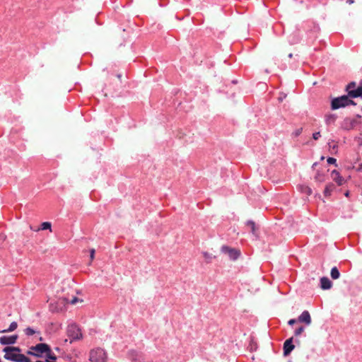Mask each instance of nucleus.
I'll return each instance as SVG.
<instances>
[{"mask_svg": "<svg viewBox=\"0 0 362 362\" xmlns=\"http://www.w3.org/2000/svg\"><path fill=\"white\" fill-rule=\"evenodd\" d=\"M4 358L15 362H30V358L20 354L21 349L15 346H6L4 349Z\"/></svg>", "mask_w": 362, "mask_h": 362, "instance_id": "f257e3e1", "label": "nucleus"}, {"mask_svg": "<svg viewBox=\"0 0 362 362\" xmlns=\"http://www.w3.org/2000/svg\"><path fill=\"white\" fill-rule=\"evenodd\" d=\"M47 351H49V346L47 344L40 343L31 346L27 354L37 358H41L44 354L45 355Z\"/></svg>", "mask_w": 362, "mask_h": 362, "instance_id": "f03ea898", "label": "nucleus"}, {"mask_svg": "<svg viewBox=\"0 0 362 362\" xmlns=\"http://www.w3.org/2000/svg\"><path fill=\"white\" fill-rule=\"evenodd\" d=\"M349 97V96L348 95L334 98L331 103L332 109L337 110L349 105H355L354 102L352 100H350Z\"/></svg>", "mask_w": 362, "mask_h": 362, "instance_id": "7ed1b4c3", "label": "nucleus"}, {"mask_svg": "<svg viewBox=\"0 0 362 362\" xmlns=\"http://www.w3.org/2000/svg\"><path fill=\"white\" fill-rule=\"evenodd\" d=\"M361 116L357 115L354 118L346 117L345 118L341 124V127L344 130H351L355 129L360 123Z\"/></svg>", "mask_w": 362, "mask_h": 362, "instance_id": "20e7f679", "label": "nucleus"}, {"mask_svg": "<svg viewBox=\"0 0 362 362\" xmlns=\"http://www.w3.org/2000/svg\"><path fill=\"white\" fill-rule=\"evenodd\" d=\"M66 334L70 339V344H71L74 340H78L82 338V333L81 329L77 325L74 324L68 326Z\"/></svg>", "mask_w": 362, "mask_h": 362, "instance_id": "39448f33", "label": "nucleus"}, {"mask_svg": "<svg viewBox=\"0 0 362 362\" xmlns=\"http://www.w3.org/2000/svg\"><path fill=\"white\" fill-rule=\"evenodd\" d=\"M89 359L93 362H106L107 355L103 349L98 348L90 352Z\"/></svg>", "mask_w": 362, "mask_h": 362, "instance_id": "423d86ee", "label": "nucleus"}, {"mask_svg": "<svg viewBox=\"0 0 362 362\" xmlns=\"http://www.w3.org/2000/svg\"><path fill=\"white\" fill-rule=\"evenodd\" d=\"M222 251L227 254L232 260H236L240 255V251L239 250L231 248L228 246L222 247Z\"/></svg>", "mask_w": 362, "mask_h": 362, "instance_id": "0eeeda50", "label": "nucleus"}, {"mask_svg": "<svg viewBox=\"0 0 362 362\" xmlns=\"http://www.w3.org/2000/svg\"><path fill=\"white\" fill-rule=\"evenodd\" d=\"M293 337L286 339L284 344V355L288 356L293 350L295 346L292 344Z\"/></svg>", "mask_w": 362, "mask_h": 362, "instance_id": "6e6552de", "label": "nucleus"}, {"mask_svg": "<svg viewBox=\"0 0 362 362\" xmlns=\"http://www.w3.org/2000/svg\"><path fill=\"white\" fill-rule=\"evenodd\" d=\"M18 339L17 335H12V336H3L0 337V343L1 344L6 345V344H13L16 343V340Z\"/></svg>", "mask_w": 362, "mask_h": 362, "instance_id": "1a4fd4ad", "label": "nucleus"}, {"mask_svg": "<svg viewBox=\"0 0 362 362\" xmlns=\"http://www.w3.org/2000/svg\"><path fill=\"white\" fill-rule=\"evenodd\" d=\"M298 320L300 322L305 323L308 325L311 324V317L308 311L305 310L303 311L301 315L298 317Z\"/></svg>", "mask_w": 362, "mask_h": 362, "instance_id": "9d476101", "label": "nucleus"}, {"mask_svg": "<svg viewBox=\"0 0 362 362\" xmlns=\"http://www.w3.org/2000/svg\"><path fill=\"white\" fill-rule=\"evenodd\" d=\"M349 97L362 98V81L360 82L359 86L355 90H351V91H349Z\"/></svg>", "mask_w": 362, "mask_h": 362, "instance_id": "9b49d317", "label": "nucleus"}, {"mask_svg": "<svg viewBox=\"0 0 362 362\" xmlns=\"http://www.w3.org/2000/svg\"><path fill=\"white\" fill-rule=\"evenodd\" d=\"M332 178L335 181L338 185H342L344 183V178L340 176V174L337 170H333L331 173Z\"/></svg>", "mask_w": 362, "mask_h": 362, "instance_id": "f8f14e48", "label": "nucleus"}, {"mask_svg": "<svg viewBox=\"0 0 362 362\" xmlns=\"http://www.w3.org/2000/svg\"><path fill=\"white\" fill-rule=\"evenodd\" d=\"M320 285L322 289L327 290L331 288L332 284L327 277L324 276L320 279Z\"/></svg>", "mask_w": 362, "mask_h": 362, "instance_id": "ddd939ff", "label": "nucleus"}, {"mask_svg": "<svg viewBox=\"0 0 362 362\" xmlns=\"http://www.w3.org/2000/svg\"><path fill=\"white\" fill-rule=\"evenodd\" d=\"M335 189V185L333 183H328L324 189L323 194L325 197H328L331 195L332 192Z\"/></svg>", "mask_w": 362, "mask_h": 362, "instance_id": "4468645a", "label": "nucleus"}, {"mask_svg": "<svg viewBox=\"0 0 362 362\" xmlns=\"http://www.w3.org/2000/svg\"><path fill=\"white\" fill-rule=\"evenodd\" d=\"M206 63L207 66H210V67L208 68V71H207L209 76L211 77V78L215 76V74H214L215 71L211 69V67L214 66L213 62L211 59H207Z\"/></svg>", "mask_w": 362, "mask_h": 362, "instance_id": "2eb2a0df", "label": "nucleus"}, {"mask_svg": "<svg viewBox=\"0 0 362 362\" xmlns=\"http://www.w3.org/2000/svg\"><path fill=\"white\" fill-rule=\"evenodd\" d=\"M337 119V116L333 114L327 115L325 116V120L327 124H333Z\"/></svg>", "mask_w": 362, "mask_h": 362, "instance_id": "dca6fc26", "label": "nucleus"}, {"mask_svg": "<svg viewBox=\"0 0 362 362\" xmlns=\"http://www.w3.org/2000/svg\"><path fill=\"white\" fill-rule=\"evenodd\" d=\"M330 275L333 279H337L339 278L340 273L336 267L332 268Z\"/></svg>", "mask_w": 362, "mask_h": 362, "instance_id": "f3484780", "label": "nucleus"}, {"mask_svg": "<svg viewBox=\"0 0 362 362\" xmlns=\"http://www.w3.org/2000/svg\"><path fill=\"white\" fill-rule=\"evenodd\" d=\"M18 327V324L17 322H13L11 323L9 327L6 329H4L2 331H0L1 333H4V332H13L14 331L15 329H16Z\"/></svg>", "mask_w": 362, "mask_h": 362, "instance_id": "a211bd4d", "label": "nucleus"}, {"mask_svg": "<svg viewBox=\"0 0 362 362\" xmlns=\"http://www.w3.org/2000/svg\"><path fill=\"white\" fill-rule=\"evenodd\" d=\"M314 179L316 182H322L325 181V175L322 172L317 171Z\"/></svg>", "mask_w": 362, "mask_h": 362, "instance_id": "6ab92c4d", "label": "nucleus"}, {"mask_svg": "<svg viewBox=\"0 0 362 362\" xmlns=\"http://www.w3.org/2000/svg\"><path fill=\"white\" fill-rule=\"evenodd\" d=\"M45 356L47 360L50 359L54 361L57 359L56 355L52 352L50 347H49V351H47V352L45 354Z\"/></svg>", "mask_w": 362, "mask_h": 362, "instance_id": "aec40b11", "label": "nucleus"}, {"mask_svg": "<svg viewBox=\"0 0 362 362\" xmlns=\"http://www.w3.org/2000/svg\"><path fill=\"white\" fill-rule=\"evenodd\" d=\"M247 226L250 227L251 233L256 235V226L255 222L252 221H248L247 222Z\"/></svg>", "mask_w": 362, "mask_h": 362, "instance_id": "412c9836", "label": "nucleus"}, {"mask_svg": "<svg viewBox=\"0 0 362 362\" xmlns=\"http://www.w3.org/2000/svg\"><path fill=\"white\" fill-rule=\"evenodd\" d=\"M356 82H351L350 83H349L346 86V90L348 92V95H349V91H351V90H355L356 88Z\"/></svg>", "mask_w": 362, "mask_h": 362, "instance_id": "4be33fe9", "label": "nucleus"}, {"mask_svg": "<svg viewBox=\"0 0 362 362\" xmlns=\"http://www.w3.org/2000/svg\"><path fill=\"white\" fill-rule=\"evenodd\" d=\"M24 332L25 333V334H27L28 336H31L33 334H34L35 333V331L32 329L31 327H27L25 330H24Z\"/></svg>", "mask_w": 362, "mask_h": 362, "instance_id": "5701e85b", "label": "nucleus"}, {"mask_svg": "<svg viewBox=\"0 0 362 362\" xmlns=\"http://www.w3.org/2000/svg\"><path fill=\"white\" fill-rule=\"evenodd\" d=\"M41 226L42 230L51 229V223L49 222H43Z\"/></svg>", "mask_w": 362, "mask_h": 362, "instance_id": "b1692460", "label": "nucleus"}, {"mask_svg": "<svg viewBox=\"0 0 362 362\" xmlns=\"http://www.w3.org/2000/svg\"><path fill=\"white\" fill-rule=\"evenodd\" d=\"M303 192L307 194V195H310L312 194V189L311 188H310L308 186H305L303 187Z\"/></svg>", "mask_w": 362, "mask_h": 362, "instance_id": "393cba45", "label": "nucleus"}, {"mask_svg": "<svg viewBox=\"0 0 362 362\" xmlns=\"http://www.w3.org/2000/svg\"><path fill=\"white\" fill-rule=\"evenodd\" d=\"M303 331H304V327H300L299 328L296 329L295 335L296 336H299Z\"/></svg>", "mask_w": 362, "mask_h": 362, "instance_id": "a878e982", "label": "nucleus"}, {"mask_svg": "<svg viewBox=\"0 0 362 362\" xmlns=\"http://www.w3.org/2000/svg\"><path fill=\"white\" fill-rule=\"evenodd\" d=\"M303 132V128H299V129H297L293 133V134L297 137L298 136Z\"/></svg>", "mask_w": 362, "mask_h": 362, "instance_id": "bb28decb", "label": "nucleus"}, {"mask_svg": "<svg viewBox=\"0 0 362 362\" xmlns=\"http://www.w3.org/2000/svg\"><path fill=\"white\" fill-rule=\"evenodd\" d=\"M327 161L329 164H335L337 162V160L334 158L329 157L327 158Z\"/></svg>", "mask_w": 362, "mask_h": 362, "instance_id": "cd10ccee", "label": "nucleus"}, {"mask_svg": "<svg viewBox=\"0 0 362 362\" xmlns=\"http://www.w3.org/2000/svg\"><path fill=\"white\" fill-rule=\"evenodd\" d=\"M321 136V134L320 132H315L313 134V139L314 140H317Z\"/></svg>", "mask_w": 362, "mask_h": 362, "instance_id": "c85d7f7f", "label": "nucleus"}, {"mask_svg": "<svg viewBox=\"0 0 362 362\" xmlns=\"http://www.w3.org/2000/svg\"><path fill=\"white\" fill-rule=\"evenodd\" d=\"M95 249H91L90 250V261H93L94 257H95Z\"/></svg>", "mask_w": 362, "mask_h": 362, "instance_id": "c756f323", "label": "nucleus"}, {"mask_svg": "<svg viewBox=\"0 0 362 362\" xmlns=\"http://www.w3.org/2000/svg\"><path fill=\"white\" fill-rule=\"evenodd\" d=\"M78 301V298L77 297H74L71 300V303L74 305L76 303V302Z\"/></svg>", "mask_w": 362, "mask_h": 362, "instance_id": "7c9ffc66", "label": "nucleus"}, {"mask_svg": "<svg viewBox=\"0 0 362 362\" xmlns=\"http://www.w3.org/2000/svg\"><path fill=\"white\" fill-rule=\"evenodd\" d=\"M296 322V319H291L289 321H288V325H293V324H295Z\"/></svg>", "mask_w": 362, "mask_h": 362, "instance_id": "2f4dec72", "label": "nucleus"}, {"mask_svg": "<svg viewBox=\"0 0 362 362\" xmlns=\"http://www.w3.org/2000/svg\"><path fill=\"white\" fill-rule=\"evenodd\" d=\"M356 171L362 173V164L358 165V166L356 168ZM362 178V175H361Z\"/></svg>", "mask_w": 362, "mask_h": 362, "instance_id": "473e14b6", "label": "nucleus"}, {"mask_svg": "<svg viewBox=\"0 0 362 362\" xmlns=\"http://www.w3.org/2000/svg\"><path fill=\"white\" fill-rule=\"evenodd\" d=\"M286 97V95H284L283 96H280V97L279 98V100L280 102H281V101L283 100V99H284V98H285Z\"/></svg>", "mask_w": 362, "mask_h": 362, "instance_id": "72a5a7b5", "label": "nucleus"}, {"mask_svg": "<svg viewBox=\"0 0 362 362\" xmlns=\"http://www.w3.org/2000/svg\"><path fill=\"white\" fill-rule=\"evenodd\" d=\"M346 3L349 4H352L354 3V0H347Z\"/></svg>", "mask_w": 362, "mask_h": 362, "instance_id": "f704fd0d", "label": "nucleus"}, {"mask_svg": "<svg viewBox=\"0 0 362 362\" xmlns=\"http://www.w3.org/2000/svg\"><path fill=\"white\" fill-rule=\"evenodd\" d=\"M122 74H117V78L119 79V80H122Z\"/></svg>", "mask_w": 362, "mask_h": 362, "instance_id": "c9c22d12", "label": "nucleus"}, {"mask_svg": "<svg viewBox=\"0 0 362 362\" xmlns=\"http://www.w3.org/2000/svg\"><path fill=\"white\" fill-rule=\"evenodd\" d=\"M349 191H347V192L345 193V196H346V197H349Z\"/></svg>", "mask_w": 362, "mask_h": 362, "instance_id": "e433bc0d", "label": "nucleus"}, {"mask_svg": "<svg viewBox=\"0 0 362 362\" xmlns=\"http://www.w3.org/2000/svg\"><path fill=\"white\" fill-rule=\"evenodd\" d=\"M292 57H293V54L291 53L288 54L289 58H291Z\"/></svg>", "mask_w": 362, "mask_h": 362, "instance_id": "4c0bfd02", "label": "nucleus"}]
</instances>
